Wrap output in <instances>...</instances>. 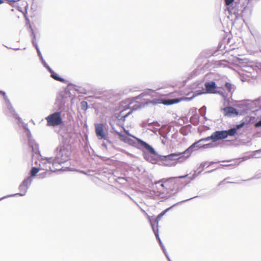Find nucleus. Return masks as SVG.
<instances>
[{"label":"nucleus","instance_id":"11","mask_svg":"<svg viewBox=\"0 0 261 261\" xmlns=\"http://www.w3.org/2000/svg\"><path fill=\"white\" fill-rule=\"evenodd\" d=\"M206 93L215 94L217 93V86L215 82H206L205 83Z\"/></svg>","mask_w":261,"mask_h":261},{"label":"nucleus","instance_id":"12","mask_svg":"<svg viewBox=\"0 0 261 261\" xmlns=\"http://www.w3.org/2000/svg\"><path fill=\"white\" fill-rule=\"evenodd\" d=\"M138 142L141 144L143 147H144L146 150H147L150 153L154 154L155 151L154 149L149 145H148L146 142L143 141L141 139L136 138Z\"/></svg>","mask_w":261,"mask_h":261},{"label":"nucleus","instance_id":"8","mask_svg":"<svg viewBox=\"0 0 261 261\" xmlns=\"http://www.w3.org/2000/svg\"><path fill=\"white\" fill-rule=\"evenodd\" d=\"M180 153H171L168 155L163 156L162 161L164 164L166 166H171L172 161L176 160V157L178 156Z\"/></svg>","mask_w":261,"mask_h":261},{"label":"nucleus","instance_id":"14","mask_svg":"<svg viewBox=\"0 0 261 261\" xmlns=\"http://www.w3.org/2000/svg\"><path fill=\"white\" fill-rule=\"evenodd\" d=\"M225 116L230 115L233 114H238L236 109L231 107H225L223 109Z\"/></svg>","mask_w":261,"mask_h":261},{"label":"nucleus","instance_id":"18","mask_svg":"<svg viewBox=\"0 0 261 261\" xmlns=\"http://www.w3.org/2000/svg\"><path fill=\"white\" fill-rule=\"evenodd\" d=\"M225 87L229 92H231L232 89V86L231 83L226 82L225 83Z\"/></svg>","mask_w":261,"mask_h":261},{"label":"nucleus","instance_id":"17","mask_svg":"<svg viewBox=\"0 0 261 261\" xmlns=\"http://www.w3.org/2000/svg\"><path fill=\"white\" fill-rule=\"evenodd\" d=\"M39 169L36 167H33L31 170L30 174L32 176H35L36 174L38 172Z\"/></svg>","mask_w":261,"mask_h":261},{"label":"nucleus","instance_id":"13","mask_svg":"<svg viewBox=\"0 0 261 261\" xmlns=\"http://www.w3.org/2000/svg\"><path fill=\"white\" fill-rule=\"evenodd\" d=\"M45 66L48 69L49 72L51 73V77L54 79L59 82H63L64 81L63 79L60 77L59 75L55 73L47 65L45 64Z\"/></svg>","mask_w":261,"mask_h":261},{"label":"nucleus","instance_id":"2","mask_svg":"<svg viewBox=\"0 0 261 261\" xmlns=\"http://www.w3.org/2000/svg\"><path fill=\"white\" fill-rule=\"evenodd\" d=\"M47 125L57 126L63 124L61 112H55L46 117Z\"/></svg>","mask_w":261,"mask_h":261},{"label":"nucleus","instance_id":"21","mask_svg":"<svg viewBox=\"0 0 261 261\" xmlns=\"http://www.w3.org/2000/svg\"><path fill=\"white\" fill-rule=\"evenodd\" d=\"M234 0H225L226 5L228 6L233 3Z\"/></svg>","mask_w":261,"mask_h":261},{"label":"nucleus","instance_id":"19","mask_svg":"<svg viewBox=\"0 0 261 261\" xmlns=\"http://www.w3.org/2000/svg\"><path fill=\"white\" fill-rule=\"evenodd\" d=\"M168 209H166V210L163 211L159 215H158L156 218H155L159 221L161 220V218L165 214V213L168 211Z\"/></svg>","mask_w":261,"mask_h":261},{"label":"nucleus","instance_id":"25","mask_svg":"<svg viewBox=\"0 0 261 261\" xmlns=\"http://www.w3.org/2000/svg\"><path fill=\"white\" fill-rule=\"evenodd\" d=\"M131 111L129 112L128 113H127L124 116V118H125L127 117L128 115H129L131 113Z\"/></svg>","mask_w":261,"mask_h":261},{"label":"nucleus","instance_id":"6","mask_svg":"<svg viewBox=\"0 0 261 261\" xmlns=\"http://www.w3.org/2000/svg\"><path fill=\"white\" fill-rule=\"evenodd\" d=\"M196 95L194 94L192 97L189 98L187 97H183L180 98H176L173 99H158L155 102V103H162L165 105H171L173 104L178 103L184 100H190L195 97Z\"/></svg>","mask_w":261,"mask_h":261},{"label":"nucleus","instance_id":"15","mask_svg":"<svg viewBox=\"0 0 261 261\" xmlns=\"http://www.w3.org/2000/svg\"><path fill=\"white\" fill-rule=\"evenodd\" d=\"M114 133L115 134H116L117 135H118L119 136V138L120 140H121L124 142L129 143L130 142V141H132V139L128 138L126 136L121 134V133H120L119 132H118L117 131L115 130Z\"/></svg>","mask_w":261,"mask_h":261},{"label":"nucleus","instance_id":"24","mask_svg":"<svg viewBox=\"0 0 261 261\" xmlns=\"http://www.w3.org/2000/svg\"><path fill=\"white\" fill-rule=\"evenodd\" d=\"M0 94H1L4 97L5 99L7 98V96L6 95V93L3 91H0Z\"/></svg>","mask_w":261,"mask_h":261},{"label":"nucleus","instance_id":"9","mask_svg":"<svg viewBox=\"0 0 261 261\" xmlns=\"http://www.w3.org/2000/svg\"><path fill=\"white\" fill-rule=\"evenodd\" d=\"M9 5L12 7H16L19 11H22L27 6V3L21 0H6Z\"/></svg>","mask_w":261,"mask_h":261},{"label":"nucleus","instance_id":"23","mask_svg":"<svg viewBox=\"0 0 261 261\" xmlns=\"http://www.w3.org/2000/svg\"><path fill=\"white\" fill-rule=\"evenodd\" d=\"M261 126V120L258 121V122H257L255 124V127H259V126Z\"/></svg>","mask_w":261,"mask_h":261},{"label":"nucleus","instance_id":"16","mask_svg":"<svg viewBox=\"0 0 261 261\" xmlns=\"http://www.w3.org/2000/svg\"><path fill=\"white\" fill-rule=\"evenodd\" d=\"M31 179L30 178L24 180L19 187L20 189L26 190L28 189V186L31 184Z\"/></svg>","mask_w":261,"mask_h":261},{"label":"nucleus","instance_id":"27","mask_svg":"<svg viewBox=\"0 0 261 261\" xmlns=\"http://www.w3.org/2000/svg\"><path fill=\"white\" fill-rule=\"evenodd\" d=\"M124 132H125L126 134H128V132L127 130H124Z\"/></svg>","mask_w":261,"mask_h":261},{"label":"nucleus","instance_id":"4","mask_svg":"<svg viewBox=\"0 0 261 261\" xmlns=\"http://www.w3.org/2000/svg\"><path fill=\"white\" fill-rule=\"evenodd\" d=\"M198 143V142H196L192 144L189 148H188L186 150L182 152H176V153H180V155L176 157V160L178 162L181 163L185 162L188 159H189L193 151V148L196 147L197 144Z\"/></svg>","mask_w":261,"mask_h":261},{"label":"nucleus","instance_id":"26","mask_svg":"<svg viewBox=\"0 0 261 261\" xmlns=\"http://www.w3.org/2000/svg\"><path fill=\"white\" fill-rule=\"evenodd\" d=\"M4 3V1L3 0H0V4H2Z\"/></svg>","mask_w":261,"mask_h":261},{"label":"nucleus","instance_id":"20","mask_svg":"<svg viewBox=\"0 0 261 261\" xmlns=\"http://www.w3.org/2000/svg\"><path fill=\"white\" fill-rule=\"evenodd\" d=\"M196 145H197V144ZM211 146H212V144L209 143V144L203 145L202 146L196 145L195 147H198L199 148H207L211 147Z\"/></svg>","mask_w":261,"mask_h":261},{"label":"nucleus","instance_id":"22","mask_svg":"<svg viewBox=\"0 0 261 261\" xmlns=\"http://www.w3.org/2000/svg\"><path fill=\"white\" fill-rule=\"evenodd\" d=\"M244 122H243V123L240 124H238L236 126V129L237 130V129H240V128H241L242 127H243L244 125Z\"/></svg>","mask_w":261,"mask_h":261},{"label":"nucleus","instance_id":"7","mask_svg":"<svg viewBox=\"0 0 261 261\" xmlns=\"http://www.w3.org/2000/svg\"><path fill=\"white\" fill-rule=\"evenodd\" d=\"M142 212L144 213V214L146 216L147 219L149 221L152 229L154 233L156 238L158 239L159 241H160V239L159 236L158 229L159 220H157L156 219L154 220H152V217L149 216L145 211L142 210Z\"/></svg>","mask_w":261,"mask_h":261},{"label":"nucleus","instance_id":"3","mask_svg":"<svg viewBox=\"0 0 261 261\" xmlns=\"http://www.w3.org/2000/svg\"><path fill=\"white\" fill-rule=\"evenodd\" d=\"M161 182V186L165 190L166 192L173 191L177 187L174 178H170L168 179H163L158 181L156 183Z\"/></svg>","mask_w":261,"mask_h":261},{"label":"nucleus","instance_id":"1","mask_svg":"<svg viewBox=\"0 0 261 261\" xmlns=\"http://www.w3.org/2000/svg\"><path fill=\"white\" fill-rule=\"evenodd\" d=\"M237 133L236 128H231L228 130L216 131L213 133L211 136L202 138L197 142L198 143L201 141H207L212 140L213 142L226 138L228 136H233Z\"/></svg>","mask_w":261,"mask_h":261},{"label":"nucleus","instance_id":"5","mask_svg":"<svg viewBox=\"0 0 261 261\" xmlns=\"http://www.w3.org/2000/svg\"><path fill=\"white\" fill-rule=\"evenodd\" d=\"M44 165L46 167L45 170L47 171L55 172L60 169V163L57 159L53 158L47 159L44 162Z\"/></svg>","mask_w":261,"mask_h":261},{"label":"nucleus","instance_id":"10","mask_svg":"<svg viewBox=\"0 0 261 261\" xmlns=\"http://www.w3.org/2000/svg\"><path fill=\"white\" fill-rule=\"evenodd\" d=\"M95 133L97 138L99 139H103L106 138V134L104 131V125L101 123H97L95 124Z\"/></svg>","mask_w":261,"mask_h":261}]
</instances>
